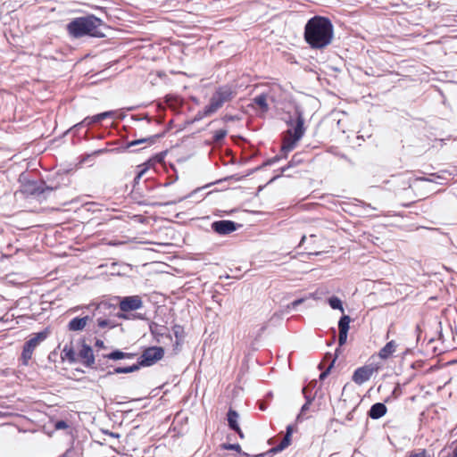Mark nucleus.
I'll list each match as a JSON object with an SVG mask.
<instances>
[{
	"instance_id": "61",
	"label": "nucleus",
	"mask_w": 457,
	"mask_h": 457,
	"mask_svg": "<svg viewBox=\"0 0 457 457\" xmlns=\"http://www.w3.org/2000/svg\"><path fill=\"white\" fill-rule=\"evenodd\" d=\"M453 456L457 457V447L453 450Z\"/></svg>"
},
{
	"instance_id": "50",
	"label": "nucleus",
	"mask_w": 457,
	"mask_h": 457,
	"mask_svg": "<svg viewBox=\"0 0 457 457\" xmlns=\"http://www.w3.org/2000/svg\"><path fill=\"white\" fill-rule=\"evenodd\" d=\"M145 171H146V169H143V170H141L137 173V177L135 178V181H137V179H139L144 175V173H145Z\"/></svg>"
},
{
	"instance_id": "3",
	"label": "nucleus",
	"mask_w": 457,
	"mask_h": 457,
	"mask_svg": "<svg viewBox=\"0 0 457 457\" xmlns=\"http://www.w3.org/2000/svg\"><path fill=\"white\" fill-rule=\"evenodd\" d=\"M164 348L162 346H150L146 347L140 357L137 359V363L128 367H116L112 370L106 372L104 377H109L113 374L119 373H131L138 370L141 367H150L155 364L158 361L162 360L164 356Z\"/></svg>"
},
{
	"instance_id": "26",
	"label": "nucleus",
	"mask_w": 457,
	"mask_h": 457,
	"mask_svg": "<svg viewBox=\"0 0 457 457\" xmlns=\"http://www.w3.org/2000/svg\"><path fill=\"white\" fill-rule=\"evenodd\" d=\"M96 322H97V326L100 328H113L117 326V324L113 320L105 319V318H102V317L97 318Z\"/></svg>"
},
{
	"instance_id": "41",
	"label": "nucleus",
	"mask_w": 457,
	"mask_h": 457,
	"mask_svg": "<svg viewBox=\"0 0 457 457\" xmlns=\"http://www.w3.org/2000/svg\"><path fill=\"white\" fill-rule=\"evenodd\" d=\"M83 127H86L85 124L83 123V120H81L80 122L75 124L71 129L74 132V133H77L81 128Z\"/></svg>"
},
{
	"instance_id": "12",
	"label": "nucleus",
	"mask_w": 457,
	"mask_h": 457,
	"mask_svg": "<svg viewBox=\"0 0 457 457\" xmlns=\"http://www.w3.org/2000/svg\"><path fill=\"white\" fill-rule=\"evenodd\" d=\"M239 415L237 413V411L233 410L232 408H229L228 409V411L227 413V420H228V425L229 427V428L233 431H235L236 433H237V435L243 438L244 437V434L237 423V419H238Z\"/></svg>"
},
{
	"instance_id": "25",
	"label": "nucleus",
	"mask_w": 457,
	"mask_h": 457,
	"mask_svg": "<svg viewBox=\"0 0 457 457\" xmlns=\"http://www.w3.org/2000/svg\"><path fill=\"white\" fill-rule=\"evenodd\" d=\"M172 331L174 333V336L176 337V344H179L180 341L184 339L185 337V331L184 328L179 324H175L172 327Z\"/></svg>"
},
{
	"instance_id": "23",
	"label": "nucleus",
	"mask_w": 457,
	"mask_h": 457,
	"mask_svg": "<svg viewBox=\"0 0 457 457\" xmlns=\"http://www.w3.org/2000/svg\"><path fill=\"white\" fill-rule=\"evenodd\" d=\"M253 103L257 104L262 111L267 112L269 110V105L267 104V95L266 94H261L257 96H255L253 99Z\"/></svg>"
},
{
	"instance_id": "6",
	"label": "nucleus",
	"mask_w": 457,
	"mask_h": 457,
	"mask_svg": "<svg viewBox=\"0 0 457 457\" xmlns=\"http://www.w3.org/2000/svg\"><path fill=\"white\" fill-rule=\"evenodd\" d=\"M121 312L117 313V317L120 319H128V315L124 312L136 311L143 306V301L139 295H132L123 297L119 303Z\"/></svg>"
},
{
	"instance_id": "56",
	"label": "nucleus",
	"mask_w": 457,
	"mask_h": 457,
	"mask_svg": "<svg viewBox=\"0 0 457 457\" xmlns=\"http://www.w3.org/2000/svg\"><path fill=\"white\" fill-rule=\"evenodd\" d=\"M335 338H336V330H335V329H333V337H332V341H329L328 345H332V343L335 341Z\"/></svg>"
},
{
	"instance_id": "15",
	"label": "nucleus",
	"mask_w": 457,
	"mask_h": 457,
	"mask_svg": "<svg viewBox=\"0 0 457 457\" xmlns=\"http://www.w3.org/2000/svg\"><path fill=\"white\" fill-rule=\"evenodd\" d=\"M114 115L113 111L104 112L94 116H87L83 120L85 126L89 127L95 123L101 122L104 119L112 118Z\"/></svg>"
},
{
	"instance_id": "28",
	"label": "nucleus",
	"mask_w": 457,
	"mask_h": 457,
	"mask_svg": "<svg viewBox=\"0 0 457 457\" xmlns=\"http://www.w3.org/2000/svg\"><path fill=\"white\" fill-rule=\"evenodd\" d=\"M221 448L226 450H234L244 457H250L248 453L242 452L241 446L238 444H222Z\"/></svg>"
},
{
	"instance_id": "40",
	"label": "nucleus",
	"mask_w": 457,
	"mask_h": 457,
	"mask_svg": "<svg viewBox=\"0 0 457 457\" xmlns=\"http://www.w3.org/2000/svg\"><path fill=\"white\" fill-rule=\"evenodd\" d=\"M280 159H281V157L279 155H276L272 158L268 159L266 162H263L262 165L263 166L273 165L274 163L278 162Z\"/></svg>"
},
{
	"instance_id": "32",
	"label": "nucleus",
	"mask_w": 457,
	"mask_h": 457,
	"mask_svg": "<svg viewBox=\"0 0 457 457\" xmlns=\"http://www.w3.org/2000/svg\"><path fill=\"white\" fill-rule=\"evenodd\" d=\"M228 131L226 129H219L213 132L212 140L214 143H219L227 136Z\"/></svg>"
},
{
	"instance_id": "13",
	"label": "nucleus",
	"mask_w": 457,
	"mask_h": 457,
	"mask_svg": "<svg viewBox=\"0 0 457 457\" xmlns=\"http://www.w3.org/2000/svg\"><path fill=\"white\" fill-rule=\"evenodd\" d=\"M89 320H92V318L89 316L82 318L76 317L68 323L67 328L70 331H80L85 328L87 321Z\"/></svg>"
},
{
	"instance_id": "39",
	"label": "nucleus",
	"mask_w": 457,
	"mask_h": 457,
	"mask_svg": "<svg viewBox=\"0 0 457 457\" xmlns=\"http://www.w3.org/2000/svg\"><path fill=\"white\" fill-rule=\"evenodd\" d=\"M109 367H112V365H109L107 362L101 363V360H98V363L96 365L95 363L93 369L104 371Z\"/></svg>"
},
{
	"instance_id": "51",
	"label": "nucleus",
	"mask_w": 457,
	"mask_h": 457,
	"mask_svg": "<svg viewBox=\"0 0 457 457\" xmlns=\"http://www.w3.org/2000/svg\"><path fill=\"white\" fill-rule=\"evenodd\" d=\"M136 355L134 353H125V359H133Z\"/></svg>"
},
{
	"instance_id": "4",
	"label": "nucleus",
	"mask_w": 457,
	"mask_h": 457,
	"mask_svg": "<svg viewBox=\"0 0 457 457\" xmlns=\"http://www.w3.org/2000/svg\"><path fill=\"white\" fill-rule=\"evenodd\" d=\"M287 125L290 128L286 131L281 145V152L285 154L284 157H287V154L295 147L297 142L304 135V119L302 112L297 110L295 112V118H290Z\"/></svg>"
},
{
	"instance_id": "59",
	"label": "nucleus",
	"mask_w": 457,
	"mask_h": 457,
	"mask_svg": "<svg viewBox=\"0 0 457 457\" xmlns=\"http://www.w3.org/2000/svg\"><path fill=\"white\" fill-rule=\"evenodd\" d=\"M31 423H32V420H30V424H31ZM29 431H30V432H35V431H37V429H36V428H34L30 425Z\"/></svg>"
},
{
	"instance_id": "38",
	"label": "nucleus",
	"mask_w": 457,
	"mask_h": 457,
	"mask_svg": "<svg viewBox=\"0 0 457 457\" xmlns=\"http://www.w3.org/2000/svg\"><path fill=\"white\" fill-rule=\"evenodd\" d=\"M347 335H348V332L339 331V335H338L339 346H342L346 343Z\"/></svg>"
},
{
	"instance_id": "52",
	"label": "nucleus",
	"mask_w": 457,
	"mask_h": 457,
	"mask_svg": "<svg viewBox=\"0 0 457 457\" xmlns=\"http://www.w3.org/2000/svg\"><path fill=\"white\" fill-rule=\"evenodd\" d=\"M259 408H260V410H262V411H265V410H266V408H267V405H266L263 402H262V403H260V404H259Z\"/></svg>"
},
{
	"instance_id": "48",
	"label": "nucleus",
	"mask_w": 457,
	"mask_h": 457,
	"mask_svg": "<svg viewBox=\"0 0 457 457\" xmlns=\"http://www.w3.org/2000/svg\"><path fill=\"white\" fill-rule=\"evenodd\" d=\"M310 405L311 404H308L307 403H305L302 408H301V413H305L309 409H310Z\"/></svg>"
},
{
	"instance_id": "60",
	"label": "nucleus",
	"mask_w": 457,
	"mask_h": 457,
	"mask_svg": "<svg viewBox=\"0 0 457 457\" xmlns=\"http://www.w3.org/2000/svg\"><path fill=\"white\" fill-rule=\"evenodd\" d=\"M279 176H280V174H279V175H277V176H274L272 179H270V180L269 181V183H270V182L274 181V180H275L276 179H278Z\"/></svg>"
},
{
	"instance_id": "29",
	"label": "nucleus",
	"mask_w": 457,
	"mask_h": 457,
	"mask_svg": "<svg viewBox=\"0 0 457 457\" xmlns=\"http://www.w3.org/2000/svg\"><path fill=\"white\" fill-rule=\"evenodd\" d=\"M115 309H116L115 305L108 303L106 302H102L96 306V308L95 310V312H96H96H98V313L105 312L106 311H110V312L115 311Z\"/></svg>"
},
{
	"instance_id": "2",
	"label": "nucleus",
	"mask_w": 457,
	"mask_h": 457,
	"mask_svg": "<svg viewBox=\"0 0 457 457\" xmlns=\"http://www.w3.org/2000/svg\"><path fill=\"white\" fill-rule=\"evenodd\" d=\"M104 26V23L101 19L91 14L78 17L71 21L67 24V30L68 33L75 38L84 36L104 37L105 35L101 31V27Z\"/></svg>"
},
{
	"instance_id": "43",
	"label": "nucleus",
	"mask_w": 457,
	"mask_h": 457,
	"mask_svg": "<svg viewBox=\"0 0 457 457\" xmlns=\"http://www.w3.org/2000/svg\"><path fill=\"white\" fill-rule=\"evenodd\" d=\"M74 453V449L72 447H70L67 449L62 455L59 457H71V454Z\"/></svg>"
},
{
	"instance_id": "5",
	"label": "nucleus",
	"mask_w": 457,
	"mask_h": 457,
	"mask_svg": "<svg viewBox=\"0 0 457 457\" xmlns=\"http://www.w3.org/2000/svg\"><path fill=\"white\" fill-rule=\"evenodd\" d=\"M237 96V89L230 85L220 86L212 95L209 104L205 106V115H212L220 110L224 104L232 101Z\"/></svg>"
},
{
	"instance_id": "49",
	"label": "nucleus",
	"mask_w": 457,
	"mask_h": 457,
	"mask_svg": "<svg viewBox=\"0 0 457 457\" xmlns=\"http://www.w3.org/2000/svg\"><path fill=\"white\" fill-rule=\"evenodd\" d=\"M236 120V117L235 116H232V115H225L223 117V120L224 121H233Z\"/></svg>"
},
{
	"instance_id": "44",
	"label": "nucleus",
	"mask_w": 457,
	"mask_h": 457,
	"mask_svg": "<svg viewBox=\"0 0 457 457\" xmlns=\"http://www.w3.org/2000/svg\"><path fill=\"white\" fill-rule=\"evenodd\" d=\"M204 112H205V107L202 111H199L197 112L195 120H201L204 117H208L209 115H205Z\"/></svg>"
},
{
	"instance_id": "36",
	"label": "nucleus",
	"mask_w": 457,
	"mask_h": 457,
	"mask_svg": "<svg viewBox=\"0 0 457 457\" xmlns=\"http://www.w3.org/2000/svg\"><path fill=\"white\" fill-rule=\"evenodd\" d=\"M22 361L25 365L28 364V359H29V341L24 342L23 344V349H22Z\"/></svg>"
},
{
	"instance_id": "22",
	"label": "nucleus",
	"mask_w": 457,
	"mask_h": 457,
	"mask_svg": "<svg viewBox=\"0 0 457 457\" xmlns=\"http://www.w3.org/2000/svg\"><path fill=\"white\" fill-rule=\"evenodd\" d=\"M53 426L55 430L63 429V430H66V433L68 435H72L73 429H72L71 424L66 420H61L53 421Z\"/></svg>"
},
{
	"instance_id": "9",
	"label": "nucleus",
	"mask_w": 457,
	"mask_h": 457,
	"mask_svg": "<svg viewBox=\"0 0 457 457\" xmlns=\"http://www.w3.org/2000/svg\"><path fill=\"white\" fill-rule=\"evenodd\" d=\"M80 344L81 349L79 350L78 356L82 360L84 365L89 368H94L96 360L92 347L86 344L84 338L80 339Z\"/></svg>"
},
{
	"instance_id": "62",
	"label": "nucleus",
	"mask_w": 457,
	"mask_h": 457,
	"mask_svg": "<svg viewBox=\"0 0 457 457\" xmlns=\"http://www.w3.org/2000/svg\"><path fill=\"white\" fill-rule=\"evenodd\" d=\"M135 317H136V318H137V319H140V320H143V319H144L143 315H141V314H137V316H135Z\"/></svg>"
},
{
	"instance_id": "46",
	"label": "nucleus",
	"mask_w": 457,
	"mask_h": 457,
	"mask_svg": "<svg viewBox=\"0 0 457 457\" xmlns=\"http://www.w3.org/2000/svg\"><path fill=\"white\" fill-rule=\"evenodd\" d=\"M318 205L317 203H310L307 204L303 205L304 210H310L311 208H314Z\"/></svg>"
},
{
	"instance_id": "33",
	"label": "nucleus",
	"mask_w": 457,
	"mask_h": 457,
	"mask_svg": "<svg viewBox=\"0 0 457 457\" xmlns=\"http://www.w3.org/2000/svg\"><path fill=\"white\" fill-rule=\"evenodd\" d=\"M30 195H40L45 193V188L42 186L37 187L35 182L30 180Z\"/></svg>"
},
{
	"instance_id": "16",
	"label": "nucleus",
	"mask_w": 457,
	"mask_h": 457,
	"mask_svg": "<svg viewBox=\"0 0 457 457\" xmlns=\"http://www.w3.org/2000/svg\"><path fill=\"white\" fill-rule=\"evenodd\" d=\"M51 333L50 328L46 327L44 330L34 333L33 337H30V353L32 349L44 341Z\"/></svg>"
},
{
	"instance_id": "31",
	"label": "nucleus",
	"mask_w": 457,
	"mask_h": 457,
	"mask_svg": "<svg viewBox=\"0 0 457 457\" xmlns=\"http://www.w3.org/2000/svg\"><path fill=\"white\" fill-rule=\"evenodd\" d=\"M405 457H431V455L426 449H419L408 453Z\"/></svg>"
},
{
	"instance_id": "53",
	"label": "nucleus",
	"mask_w": 457,
	"mask_h": 457,
	"mask_svg": "<svg viewBox=\"0 0 457 457\" xmlns=\"http://www.w3.org/2000/svg\"><path fill=\"white\" fill-rule=\"evenodd\" d=\"M340 347H341V346H339V347H337V348L336 349L335 356H334V358H333V359H335V361L337 360V358L338 357V355H339V353H340Z\"/></svg>"
},
{
	"instance_id": "21",
	"label": "nucleus",
	"mask_w": 457,
	"mask_h": 457,
	"mask_svg": "<svg viewBox=\"0 0 457 457\" xmlns=\"http://www.w3.org/2000/svg\"><path fill=\"white\" fill-rule=\"evenodd\" d=\"M162 135H154V136H150L148 137L133 140V141L128 143L127 148H130L132 146L138 145H141L144 143L154 144L156 141V139L159 138Z\"/></svg>"
},
{
	"instance_id": "54",
	"label": "nucleus",
	"mask_w": 457,
	"mask_h": 457,
	"mask_svg": "<svg viewBox=\"0 0 457 457\" xmlns=\"http://www.w3.org/2000/svg\"><path fill=\"white\" fill-rule=\"evenodd\" d=\"M317 382L316 381H312L309 383V385L307 386H308V389L311 387V388H314L315 386H316Z\"/></svg>"
},
{
	"instance_id": "18",
	"label": "nucleus",
	"mask_w": 457,
	"mask_h": 457,
	"mask_svg": "<svg viewBox=\"0 0 457 457\" xmlns=\"http://www.w3.org/2000/svg\"><path fill=\"white\" fill-rule=\"evenodd\" d=\"M149 330L152 334V336L159 340L158 338L160 337L166 336L168 338L171 339V336L170 334H166L165 331L168 330V328L164 326H161L157 324L156 322H151L149 324Z\"/></svg>"
},
{
	"instance_id": "64",
	"label": "nucleus",
	"mask_w": 457,
	"mask_h": 457,
	"mask_svg": "<svg viewBox=\"0 0 457 457\" xmlns=\"http://www.w3.org/2000/svg\"><path fill=\"white\" fill-rule=\"evenodd\" d=\"M235 211H236V210H230L229 212L225 211L224 212H226V213L229 214V213H232V212H235Z\"/></svg>"
},
{
	"instance_id": "47",
	"label": "nucleus",
	"mask_w": 457,
	"mask_h": 457,
	"mask_svg": "<svg viewBox=\"0 0 457 457\" xmlns=\"http://www.w3.org/2000/svg\"><path fill=\"white\" fill-rule=\"evenodd\" d=\"M95 345L99 348H105L104 343L101 339H96Z\"/></svg>"
},
{
	"instance_id": "35",
	"label": "nucleus",
	"mask_w": 457,
	"mask_h": 457,
	"mask_svg": "<svg viewBox=\"0 0 457 457\" xmlns=\"http://www.w3.org/2000/svg\"><path fill=\"white\" fill-rule=\"evenodd\" d=\"M335 364V359H332L331 362L329 363L328 367L323 370L320 375V380H324L330 373L332 368Z\"/></svg>"
},
{
	"instance_id": "55",
	"label": "nucleus",
	"mask_w": 457,
	"mask_h": 457,
	"mask_svg": "<svg viewBox=\"0 0 457 457\" xmlns=\"http://www.w3.org/2000/svg\"><path fill=\"white\" fill-rule=\"evenodd\" d=\"M305 239H306V237H305V236H303V237H302V238H301V241H300V243H299V245H298V246H299V247H300V246H302V245H303V243H304Z\"/></svg>"
},
{
	"instance_id": "19",
	"label": "nucleus",
	"mask_w": 457,
	"mask_h": 457,
	"mask_svg": "<svg viewBox=\"0 0 457 457\" xmlns=\"http://www.w3.org/2000/svg\"><path fill=\"white\" fill-rule=\"evenodd\" d=\"M397 344L395 341L391 340L386 344L384 347H382L378 353V356L383 359H388L396 350Z\"/></svg>"
},
{
	"instance_id": "30",
	"label": "nucleus",
	"mask_w": 457,
	"mask_h": 457,
	"mask_svg": "<svg viewBox=\"0 0 457 457\" xmlns=\"http://www.w3.org/2000/svg\"><path fill=\"white\" fill-rule=\"evenodd\" d=\"M328 303L332 309L340 310L342 312H344L345 310H344V307L342 304V301L338 297H337V296L330 297L328 299Z\"/></svg>"
},
{
	"instance_id": "14",
	"label": "nucleus",
	"mask_w": 457,
	"mask_h": 457,
	"mask_svg": "<svg viewBox=\"0 0 457 457\" xmlns=\"http://www.w3.org/2000/svg\"><path fill=\"white\" fill-rule=\"evenodd\" d=\"M387 408L383 403H377L371 405L368 416L372 420H378L386 415Z\"/></svg>"
},
{
	"instance_id": "17",
	"label": "nucleus",
	"mask_w": 457,
	"mask_h": 457,
	"mask_svg": "<svg viewBox=\"0 0 457 457\" xmlns=\"http://www.w3.org/2000/svg\"><path fill=\"white\" fill-rule=\"evenodd\" d=\"M211 185H206L204 187H197L196 189L193 190L189 195H187L185 198L187 197H193L199 194V196L203 197V199H205L207 197L212 196V198H217L215 195L219 194V191L210 190L206 191V189Z\"/></svg>"
},
{
	"instance_id": "20",
	"label": "nucleus",
	"mask_w": 457,
	"mask_h": 457,
	"mask_svg": "<svg viewBox=\"0 0 457 457\" xmlns=\"http://www.w3.org/2000/svg\"><path fill=\"white\" fill-rule=\"evenodd\" d=\"M61 358L62 361L67 360L71 363H74L77 361L76 353L71 345H66L61 353Z\"/></svg>"
},
{
	"instance_id": "24",
	"label": "nucleus",
	"mask_w": 457,
	"mask_h": 457,
	"mask_svg": "<svg viewBox=\"0 0 457 457\" xmlns=\"http://www.w3.org/2000/svg\"><path fill=\"white\" fill-rule=\"evenodd\" d=\"M352 319L349 315H343L338 321L339 331L348 332L350 328V322Z\"/></svg>"
},
{
	"instance_id": "1",
	"label": "nucleus",
	"mask_w": 457,
	"mask_h": 457,
	"mask_svg": "<svg viewBox=\"0 0 457 457\" xmlns=\"http://www.w3.org/2000/svg\"><path fill=\"white\" fill-rule=\"evenodd\" d=\"M334 37V27L328 18L314 16L304 26L303 37L312 49H324L329 46Z\"/></svg>"
},
{
	"instance_id": "11",
	"label": "nucleus",
	"mask_w": 457,
	"mask_h": 457,
	"mask_svg": "<svg viewBox=\"0 0 457 457\" xmlns=\"http://www.w3.org/2000/svg\"><path fill=\"white\" fill-rule=\"evenodd\" d=\"M294 430H295L294 425H288L287 427L286 435H285L284 438L281 440V442L278 445H276L275 447H272L270 450H269V452L267 453H276L283 451L285 448L291 445V441H292L291 436H292Z\"/></svg>"
},
{
	"instance_id": "34",
	"label": "nucleus",
	"mask_w": 457,
	"mask_h": 457,
	"mask_svg": "<svg viewBox=\"0 0 457 457\" xmlns=\"http://www.w3.org/2000/svg\"><path fill=\"white\" fill-rule=\"evenodd\" d=\"M302 392H303V396L305 398V403H307L308 404H312V403L315 399V395H312V394L309 393L308 386H304L303 388Z\"/></svg>"
},
{
	"instance_id": "8",
	"label": "nucleus",
	"mask_w": 457,
	"mask_h": 457,
	"mask_svg": "<svg viewBox=\"0 0 457 457\" xmlns=\"http://www.w3.org/2000/svg\"><path fill=\"white\" fill-rule=\"evenodd\" d=\"M241 227L240 224H237L232 220H218L212 223V228L214 232L219 235H228L237 229V228Z\"/></svg>"
},
{
	"instance_id": "57",
	"label": "nucleus",
	"mask_w": 457,
	"mask_h": 457,
	"mask_svg": "<svg viewBox=\"0 0 457 457\" xmlns=\"http://www.w3.org/2000/svg\"><path fill=\"white\" fill-rule=\"evenodd\" d=\"M303 413H301V412H300V413L297 415L296 420H296V422H301V421H302V415H303Z\"/></svg>"
},
{
	"instance_id": "58",
	"label": "nucleus",
	"mask_w": 457,
	"mask_h": 457,
	"mask_svg": "<svg viewBox=\"0 0 457 457\" xmlns=\"http://www.w3.org/2000/svg\"><path fill=\"white\" fill-rule=\"evenodd\" d=\"M331 358V353H327L324 356V360H328Z\"/></svg>"
},
{
	"instance_id": "42",
	"label": "nucleus",
	"mask_w": 457,
	"mask_h": 457,
	"mask_svg": "<svg viewBox=\"0 0 457 457\" xmlns=\"http://www.w3.org/2000/svg\"><path fill=\"white\" fill-rule=\"evenodd\" d=\"M164 153L158 154L151 161H154L155 162H162L164 159Z\"/></svg>"
},
{
	"instance_id": "45",
	"label": "nucleus",
	"mask_w": 457,
	"mask_h": 457,
	"mask_svg": "<svg viewBox=\"0 0 457 457\" xmlns=\"http://www.w3.org/2000/svg\"><path fill=\"white\" fill-rule=\"evenodd\" d=\"M304 299L303 298H299V299H296L295 300L294 302L291 303V306L293 308H295L296 306H298L299 304H301L302 303H303Z\"/></svg>"
},
{
	"instance_id": "63",
	"label": "nucleus",
	"mask_w": 457,
	"mask_h": 457,
	"mask_svg": "<svg viewBox=\"0 0 457 457\" xmlns=\"http://www.w3.org/2000/svg\"><path fill=\"white\" fill-rule=\"evenodd\" d=\"M318 368H319V370H322V369H323V363H322V362H320V363L319 364Z\"/></svg>"
},
{
	"instance_id": "37",
	"label": "nucleus",
	"mask_w": 457,
	"mask_h": 457,
	"mask_svg": "<svg viewBox=\"0 0 457 457\" xmlns=\"http://www.w3.org/2000/svg\"><path fill=\"white\" fill-rule=\"evenodd\" d=\"M300 162H301V160L299 159V155L298 154H295L293 156L292 160L287 164V166H285V167L281 168V173L285 172L288 168L295 165L296 163H299Z\"/></svg>"
},
{
	"instance_id": "27",
	"label": "nucleus",
	"mask_w": 457,
	"mask_h": 457,
	"mask_svg": "<svg viewBox=\"0 0 457 457\" xmlns=\"http://www.w3.org/2000/svg\"><path fill=\"white\" fill-rule=\"evenodd\" d=\"M103 357L104 359H109V360H113V361L121 360V359H125V352L116 349L108 354H104Z\"/></svg>"
},
{
	"instance_id": "10",
	"label": "nucleus",
	"mask_w": 457,
	"mask_h": 457,
	"mask_svg": "<svg viewBox=\"0 0 457 457\" xmlns=\"http://www.w3.org/2000/svg\"><path fill=\"white\" fill-rule=\"evenodd\" d=\"M342 204L346 205L349 208V209H345L343 207V210L350 212L353 215H356V216H365V215L372 216V215H374L373 213H371V211L375 210V208H372L370 204H366L365 202H360L361 204H355L353 206L354 207L353 211L351 210V207H353V205L351 204L350 202H342Z\"/></svg>"
},
{
	"instance_id": "7",
	"label": "nucleus",
	"mask_w": 457,
	"mask_h": 457,
	"mask_svg": "<svg viewBox=\"0 0 457 457\" xmlns=\"http://www.w3.org/2000/svg\"><path fill=\"white\" fill-rule=\"evenodd\" d=\"M378 367L376 364H367L356 369L352 376V380L357 385H362L370 380L373 373L378 371Z\"/></svg>"
}]
</instances>
